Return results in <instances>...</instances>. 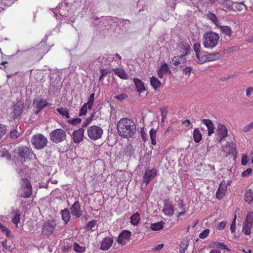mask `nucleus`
Listing matches in <instances>:
<instances>
[{
	"label": "nucleus",
	"instance_id": "1",
	"mask_svg": "<svg viewBox=\"0 0 253 253\" xmlns=\"http://www.w3.org/2000/svg\"><path fill=\"white\" fill-rule=\"evenodd\" d=\"M117 128L119 135L125 138L132 137L136 130L134 121L128 118L121 119L117 123Z\"/></svg>",
	"mask_w": 253,
	"mask_h": 253
},
{
	"label": "nucleus",
	"instance_id": "2",
	"mask_svg": "<svg viewBox=\"0 0 253 253\" xmlns=\"http://www.w3.org/2000/svg\"><path fill=\"white\" fill-rule=\"evenodd\" d=\"M203 45L205 48L212 49L215 47L218 42V34L212 31L206 32L203 35Z\"/></svg>",
	"mask_w": 253,
	"mask_h": 253
},
{
	"label": "nucleus",
	"instance_id": "3",
	"mask_svg": "<svg viewBox=\"0 0 253 253\" xmlns=\"http://www.w3.org/2000/svg\"><path fill=\"white\" fill-rule=\"evenodd\" d=\"M31 143L36 149H42L47 145V139L43 135L37 134L32 137Z\"/></svg>",
	"mask_w": 253,
	"mask_h": 253
},
{
	"label": "nucleus",
	"instance_id": "4",
	"mask_svg": "<svg viewBox=\"0 0 253 253\" xmlns=\"http://www.w3.org/2000/svg\"><path fill=\"white\" fill-rule=\"evenodd\" d=\"M20 196L28 198L32 194V186L26 178H22L21 182V188L19 190Z\"/></svg>",
	"mask_w": 253,
	"mask_h": 253
},
{
	"label": "nucleus",
	"instance_id": "5",
	"mask_svg": "<svg viewBox=\"0 0 253 253\" xmlns=\"http://www.w3.org/2000/svg\"><path fill=\"white\" fill-rule=\"evenodd\" d=\"M50 140L54 143H58L64 141L66 138V132L61 128L52 130L50 133Z\"/></svg>",
	"mask_w": 253,
	"mask_h": 253
},
{
	"label": "nucleus",
	"instance_id": "6",
	"mask_svg": "<svg viewBox=\"0 0 253 253\" xmlns=\"http://www.w3.org/2000/svg\"><path fill=\"white\" fill-rule=\"evenodd\" d=\"M103 130L97 126H91L87 129V133L88 137L93 140L100 139L103 134Z\"/></svg>",
	"mask_w": 253,
	"mask_h": 253
},
{
	"label": "nucleus",
	"instance_id": "7",
	"mask_svg": "<svg viewBox=\"0 0 253 253\" xmlns=\"http://www.w3.org/2000/svg\"><path fill=\"white\" fill-rule=\"evenodd\" d=\"M253 223V212L249 211L246 216L245 221L243 223L242 231L246 235H249L251 233V229Z\"/></svg>",
	"mask_w": 253,
	"mask_h": 253
},
{
	"label": "nucleus",
	"instance_id": "8",
	"mask_svg": "<svg viewBox=\"0 0 253 253\" xmlns=\"http://www.w3.org/2000/svg\"><path fill=\"white\" fill-rule=\"evenodd\" d=\"M228 135V129L226 126L219 123L215 131V139L217 141L221 142Z\"/></svg>",
	"mask_w": 253,
	"mask_h": 253
},
{
	"label": "nucleus",
	"instance_id": "9",
	"mask_svg": "<svg viewBox=\"0 0 253 253\" xmlns=\"http://www.w3.org/2000/svg\"><path fill=\"white\" fill-rule=\"evenodd\" d=\"M57 225L55 220H48L45 222L42 228V233L43 235L50 236L55 230Z\"/></svg>",
	"mask_w": 253,
	"mask_h": 253
},
{
	"label": "nucleus",
	"instance_id": "10",
	"mask_svg": "<svg viewBox=\"0 0 253 253\" xmlns=\"http://www.w3.org/2000/svg\"><path fill=\"white\" fill-rule=\"evenodd\" d=\"M186 61L185 55L182 54L180 56H175L170 62L169 66L174 69H177L178 67H181Z\"/></svg>",
	"mask_w": 253,
	"mask_h": 253
},
{
	"label": "nucleus",
	"instance_id": "11",
	"mask_svg": "<svg viewBox=\"0 0 253 253\" xmlns=\"http://www.w3.org/2000/svg\"><path fill=\"white\" fill-rule=\"evenodd\" d=\"M131 232L128 230H123L120 234L117 242L118 244L124 245L127 243L130 238Z\"/></svg>",
	"mask_w": 253,
	"mask_h": 253
},
{
	"label": "nucleus",
	"instance_id": "12",
	"mask_svg": "<svg viewBox=\"0 0 253 253\" xmlns=\"http://www.w3.org/2000/svg\"><path fill=\"white\" fill-rule=\"evenodd\" d=\"M31 151L27 147H19L17 149L18 158L21 162L25 161L30 155Z\"/></svg>",
	"mask_w": 253,
	"mask_h": 253
},
{
	"label": "nucleus",
	"instance_id": "13",
	"mask_svg": "<svg viewBox=\"0 0 253 253\" xmlns=\"http://www.w3.org/2000/svg\"><path fill=\"white\" fill-rule=\"evenodd\" d=\"M220 54L219 53H214L208 54H204L202 55L201 59H200L199 63L203 64L207 61H212L216 60L220 58Z\"/></svg>",
	"mask_w": 253,
	"mask_h": 253
},
{
	"label": "nucleus",
	"instance_id": "14",
	"mask_svg": "<svg viewBox=\"0 0 253 253\" xmlns=\"http://www.w3.org/2000/svg\"><path fill=\"white\" fill-rule=\"evenodd\" d=\"M156 174L157 170L155 169L146 170L143 176V182L147 185L151 180L154 178Z\"/></svg>",
	"mask_w": 253,
	"mask_h": 253
},
{
	"label": "nucleus",
	"instance_id": "15",
	"mask_svg": "<svg viewBox=\"0 0 253 253\" xmlns=\"http://www.w3.org/2000/svg\"><path fill=\"white\" fill-rule=\"evenodd\" d=\"M227 184L224 181H222L219 185L218 188L215 194L216 198L218 200H221L227 192Z\"/></svg>",
	"mask_w": 253,
	"mask_h": 253
},
{
	"label": "nucleus",
	"instance_id": "16",
	"mask_svg": "<svg viewBox=\"0 0 253 253\" xmlns=\"http://www.w3.org/2000/svg\"><path fill=\"white\" fill-rule=\"evenodd\" d=\"M165 215L172 216L174 214L175 210L173 205L169 201H166L162 210Z\"/></svg>",
	"mask_w": 253,
	"mask_h": 253
},
{
	"label": "nucleus",
	"instance_id": "17",
	"mask_svg": "<svg viewBox=\"0 0 253 253\" xmlns=\"http://www.w3.org/2000/svg\"><path fill=\"white\" fill-rule=\"evenodd\" d=\"M84 136V129L82 128L75 130L72 133V137L74 142L76 143H79L81 142Z\"/></svg>",
	"mask_w": 253,
	"mask_h": 253
},
{
	"label": "nucleus",
	"instance_id": "18",
	"mask_svg": "<svg viewBox=\"0 0 253 253\" xmlns=\"http://www.w3.org/2000/svg\"><path fill=\"white\" fill-rule=\"evenodd\" d=\"M157 73L160 78H163L165 75L168 73L171 74V71L166 62L161 63L160 67L157 70Z\"/></svg>",
	"mask_w": 253,
	"mask_h": 253
},
{
	"label": "nucleus",
	"instance_id": "19",
	"mask_svg": "<svg viewBox=\"0 0 253 253\" xmlns=\"http://www.w3.org/2000/svg\"><path fill=\"white\" fill-rule=\"evenodd\" d=\"M23 103L20 101H17L13 105V116L14 119L17 118L19 117L23 112Z\"/></svg>",
	"mask_w": 253,
	"mask_h": 253
},
{
	"label": "nucleus",
	"instance_id": "20",
	"mask_svg": "<svg viewBox=\"0 0 253 253\" xmlns=\"http://www.w3.org/2000/svg\"><path fill=\"white\" fill-rule=\"evenodd\" d=\"M202 122L207 127L208 134L209 136H211L213 133L215 132V127L212 121L209 119H203Z\"/></svg>",
	"mask_w": 253,
	"mask_h": 253
},
{
	"label": "nucleus",
	"instance_id": "21",
	"mask_svg": "<svg viewBox=\"0 0 253 253\" xmlns=\"http://www.w3.org/2000/svg\"><path fill=\"white\" fill-rule=\"evenodd\" d=\"M113 243V240L111 237H106L102 240L100 246V249L102 250H107L112 246Z\"/></svg>",
	"mask_w": 253,
	"mask_h": 253
},
{
	"label": "nucleus",
	"instance_id": "22",
	"mask_svg": "<svg viewBox=\"0 0 253 253\" xmlns=\"http://www.w3.org/2000/svg\"><path fill=\"white\" fill-rule=\"evenodd\" d=\"M72 214L79 217L82 215V211H81L80 205L78 201L75 202L71 208Z\"/></svg>",
	"mask_w": 253,
	"mask_h": 253
},
{
	"label": "nucleus",
	"instance_id": "23",
	"mask_svg": "<svg viewBox=\"0 0 253 253\" xmlns=\"http://www.w3.org/2000/svg\"><path fill=\"white\" fill-rule=\"evenodd\" d=\"M21 213L18 210H13L11 213L12 222L17 227L18 224L20 220Z\"/></svg>",
	"mask_w": 253,
	"mask_h": 253
},
{
	"label": "nucleus",
	"instance_id": "24",
	"mask_svg": "<svg viewBox=\"0 0 253 253\" xmlns=\"http://www.w3.org/2000/svg\"><path fill=\"white\" fill-rule=\"evenodd\" d=\"M61 218L64 221V224H66L70 220L71 215L69 210L67 209L61 210L60 212Z\"/></svg>",
	"mask_w": 253,
	"mask_h": 253
},
{
	"label": "nucleus",
	"instance_id": "25",
	"mask_svg": "<svg viewBox=\"0 0 253 253\" xmlns=\"http://www.w3.org/2000/svg\"><path fill=\"white\" fill-rule=\"evenodd\" d=\"M133 81L135 84L137 91L139 93L145 91V87L144 83L140 80L134 78Z\"/></svg>",
	"mask_w": 253,
	"mask_h": 253
},
{
	"label": "nucleus",
	"instance_id": "26",
	"mask_svg": "<svg viewBox=\"0 0 253 253\" xmlns=\"http://www.w3.org/2000/svg\"><path fill=\"white\" fill-rule=\"evenodd\" d=\"M113 70L114 71L115 74L120 78L125 80L128 79V74L123 69L121 68L113 69Z\"/></svg>",
	"mask_w": 253,
	"mask_h": 253
},
{
	"label": "nucleus",
	"instance_id": "27",
	"mask_svg": "<svg viewBox=\"0 0 253 253\" xmlns=\"http://www.w3.org/2000/svg\"><path fill=\"white\" fill-rule=\"evenodd\" d=\"M201 44L199 42H196L193 45V49L196 53V57L198 59V62L200 61V59H201L202 55L204 54L201 52L200 51Z\"/></svg>",
	"mask_w": 253,
	"mask_h": 253
},
{
	"label": "nucleus",
	"instance_id": "28",
	"mask_svg": "<svg viewBox=\"0 0 253 253\" xmlns=\"http://www.w3.org/2000/svg\"><path fill=\"white\" fill-rule=\"evenodd\" d=\"M150 84L155 90H157L161 85V82L154 76L150 78Z\"/></svg>",
	"mask_w": 253,
	"mask_h": 253
},
{
	"label": "nucleus",
	"instance_id": "29",
	"mask_svg": "<svg viewBox=\"0 0 253 253\" xmlns=\"http://www.w3.org/2000/svg\"><path fill=\"white\" fill-rule=\"evenodd\" d=\"M56 111L63 117L67 120L70 118V115L68 110L66 108H58L56 109Z\"/></svg>",
	"mask_w": 253,
	"mask_h": 253
},
{
	"label": "nucleus",
	"instance_id": "30",
	"mask_svg": "<svg viewBox=\"0 0 253 253\" xmlns=\"http://www.w3.org/2000/svg\"><path fill=\"white\" fill-rule=\"evenodd\" d=\"M34 104L36 105V107L39 110H42L45 106L47 105V102L45 100L40 99L34 101Z\"/></svg>",
	"mask_w": 253,
	"mask_h": 253
},
{
	"label": "nucleus",
	"instance_id": "31",
	"mask_svg": "<svg viewBox=\"0 0 253 253\" xmlns=\"http://www.w3.org/2000/svg\"><path fill=\"white\" fill-rule=\"evenodd\" d=\"M97 228L96 221L94 220H92L89 221L85 226V229L87 231H95Z\"/></svg>",
	"mask_w": 253,
	"mask_h": 253
},
{
	"label": "nucleus",
	"instance_id": "32",
	"mask_svg": "<svg viewBox=\"0 0 253 253\" xmlns=\"http://www.w3.org/2000/svg\"><path fill=\"white\" fill-rule=\"evenodd\" d=\"M245 200L249 204L253 203V192L251 190H248L245 196Z\"/></svg>",
	"mask_w": 253,
	"mask_h": 253
},
{
	"label": "nucleus",
	"instance_id": "33",
	"mask_svg": "<svg viewBox=\"0 0 253 253\" xmlns=\"http://www.w3.org/2000/svg\"><path fill=\"white\" fill-rule=\"evenodd\" d=\"M193 137L194 141L196 143L199 142L202 139V134L198 128H195L193 131Z\"/></svg>",
	"mask_w": 253,
	"mask_h": 253
},
{
	"label": "nucleus",
	"instance_id": "34",
	"mask_svg": "<svg viewBox=\"0 0 253 253\" xmlns=\"http://www.w3.org/2000/svg\"><path fill=\"white\" fill-rule=\"evenodd\" d=\"M140 214L138 212L134 213L130 217V222L132 224L136 225L140 221Z\"/></svg>",
	"mask_w": 253,
	"mask_h": 253
},
{
	"label": "nucleus",
	"instance_id": "35",
	"mask_svg": "<svg viewBox=\"0 0 253 253\" xmlns=\"http://www.w3.org/2000/svg\"><path fill=\"white\" fill-rule=\"evenodd\" d=\"M164 222L163 221L158 222L155 223L151 224L150 228L154 231H159L163 228Z\"/></svg>",
	"mask_w": 253,
	"mask_h": 253
},
{
	"label": "nucleus",
	"instance_id": "36",
	"mask_svg": "<svg viewBox=\"0 0 253 253\" xmlns=\"http://www.w3.org/2000/svg\"><path fill=\"white\" fill-rule=\"evenodd\" d=\"M245 5L243 2H238L235 1L233 5V11H241L245 8Z\"/></svg>",
	"mask_w": 253,
	"mask_h": 253
},
{
	"label": "nucleus",
	"instance_id": "37",
	"mask_svg": "<svg viewBox=\"0 0 253 253\" xmlns=\"http://www.w3.org/2000/svg\"><path fill=\"white\" fill-rule=\"evenodd\" d=\"M234 3L235 1L233 0H224L222 2V4L224 5V7L226 8L227 9L232 10L233 9Z\"/></svg>",
	"mask_w": 253,
	"mask_h": 253
},
{
	"label": "nucleus",
	"instance_id": "38",
	"mask_svg": "<svg viewBox=\"0 0 253 253\" xmlns=\"http://www.w3.org/2000/svg\"><path fill=\"white\" fill-rule=\"evenodd\" d=\"M180 50H181V52L183 53H185L184 55L187 54L188 52L190 49V45L188 43H182L179 46Z\"/></svg>",
	"mask_w": 253,
	"mask_h": 253
},
{
	"label": "nucleus",
	"instance_id": "39",
	"mask_svg": "<svg viewBox=\"0 0 253 253\" xmlns=\"http://www.w3.org/2000/svg\"><path fill=\"white\" fill-rule=\"evenodd\" d=\"M207 17L210 20L212 21L216 26H219V21L218 20V18L214 14L211 12H210L207 14Z\"/></svg>",
	"mask_w": 253,
	"mask_h": 253
},
{
	"label": "nucleus",
	"instance_id": "40",
	"mask_svg": "<svg viewBox=\"0 0 253 253\" xmlns=\"http://www.w3.org/2000/svg\"><path fill=\"white\" fill-rule=\"evenodd\" d=\"M95 113L94 112H92L90 116L85 119L82 124L83 127H85L90 124L95 116Z\"/></svg>",
	"mask_w": 253,
	"mask_h": 253
},
{
	"label": "nucleus",
	"instance_id": "41",
	"mask_svg": "<svg viewBox=\"0 0 253 253\" xmlns=\"http://www.w3.org/2000/svg\"><path fill=\"white\" fill-rule=\"evenodd\" d=\"M220 30L225 35L230 37L232 32L230 27L227 26H220Z\"/></svg>",
	"mask_w": 253,
	"mask_h": 253
},
{
	"label": "nucleus",
	"instance_id": "42",
	"mask_svg": "<svg viewBox=\"0 0 253 253\" xmlns=\"http://www.w3.org/2000/svg\"><path fill=\"white\" fill-rule=\"evenodd\" d=\"M73 249L77 253H84L85 252V247L80 246L77 243H75L73 245Z\"/></svg>",
	"mask_w": 253,
	"mask_h": 253
},
{
	"label": "nucleus",
	"instance_id": "43",
	"mask_svg": "<svg viewBox=\"0 0 253 253\" xmlns=\"http://www.w3.org/2000/svg\"><path fill=\"white\" fill-rule=\"evenodd\" d=\"M188 245V242L187 240H184L181 242V243L180 244V253H184L185 251L187 249Z\"/></svg>",
	"mask_w": 253,
	"mask_h": 253
},
{
	"label": "nucleus",
	"instance_id": "44",
	"mask_svg": "<svg viewBox=\"0 0 253 253\" xmlns=\"http://www.w3.org/2000/svg\"><path fill=\"white\" fill-rule=\"evenodd\" d=\"M150 136L151 140V142L153 145H155L156 144V130L153 128L150 130Z\"/></svg>",
	"mask_w": 253,
	"mask_h": 253
},
{
	"label": "nucleus",
	"instance_id": "45",
	"mask_svg": "<svg viewBox=\"0 0 253 253\" xmlns=\"http://www.w3.org/2000/svg\"><path fill=\"white\" fill-rule=\"evenodd\" d=\"M178 207L179 209L181 210V211L177 213V216L178 217H179L185 214L186 209L185 205L182 202H181L178 204Z\"/></svg>",
	"mask_w": 253,
	"mask_h": 253
},
{
	"label": "nucleus",
	"instance_id": "46",
	"mask_svg": "<svg viewBox=\"0 0 253 253\" xmlns=\"http://www.w3.org/2000/svg\"><path fill=\"white\" fill-rule=\"evenodd\" d=\"M81 119L80 118L71 119L70 117L67 120V122L69 124L75 126L81 123Z\"/></svg>",
	"mask_w": 253,
	"mask_h": 253
},
{
	"label": "nucleus",
	"instance_id": "47",
	"mask_svg": "<svg viewBox=\"0 0 253 253\" xmlns=\"http://www.w3.org/2000/svg\"><path fill=\"white\" fill-rule=\"evenodd\" d=\"M132 147L130 145L126 146L124 149V153L127 156H130L133 154Z\"/></svg>",
	"mask_w": 253,
	"mask_h": 253
},
{
	"label": "nucleus",
	"instance_id": "48",
	"mask_svg": "<svg viewBox=\"0 0 253 253\" xmlns=\"http://www.w3.org/2000/svg\"><path fill=\"white\" fill-rule=\"evenodd\" d=\"M88 109V105L84 103L80 110L79 116H82L85 115L87 113V110Z\"/></svg>",
	"mask_w": 253,
	"mask_h": 253
},
{
	"label": "nucleus",
	"instance_id": "49",
	"mask_svg": "<svg viewBox=\"0 0 253 253\" xmlns=\"http://www.w3.org/2000/svg\"><path fill=\"white\" fill-rule=\"evenodd\" d=\"M6 131V127L3 125L0 124V139L5 134Z\"/></svg>",
	"mask_w": 253,
	"mask_h": 253
},
{
	"label": "nucleus",
	"instance_id": "50",
	"mask_svg": "<svg viewBox=\"0 0 253 253\" xmlns=\"http://www.w3.org/2000/svg\"><path fill=\"white\" fill-rule=\"evenodd\" d=\"M210 230L206 229L200 233L199 237L201 239H205L208 236Z\"/></svg>",
	"mask_w": 253,
	"mask_h": 253
},
{
	"label": "nucleus",
	"instance_id": "51",
	"mask_svg": "<svg viewBox=\"0 0 253 253\" xmlns=\"http://www.w3.org/2000/svg\"><path fill=\"white\" fill-rule=\"evenodd\" d=\"M20 135V133L16 129L11 130L10 132V137L11 138H18Z\"/></svg>",
	"mask_w": 253,
	"mask_h": 253
},
{
	"label": "nucleus",
	"instance_id": "52",
	"mask_svg": "<svg viewBox=\"0 0 253 253\" xmlns=\"http://www.w3.org/2000/svg\"><path fill=\"white\" fill-rule=\"evenodd\" d=\"M236 214L234 215V219L230 226V230L231 233H234L236 229Z\"/></svg>",
	"mask_w": 253,
	"mask_h": 253
},
{
	"label": "nucleus",
	"instance_id": "53",
	"mask_svg": "<svg viewBox=\"0 0 253 253\" xmlns=\"http://www.w3.org/2000/svg\"><path fill=\"white\" fill-rule=\"evenodd\" d=\"M182 124L186 127L187 130L190 129L192 127V125L189 120H185L182 122Z\"/></svg>",
	"mask_w": 253,
	"mask_h": 253
},
{
	"label": "nucleus",
	"instance_id": "54",
	"mask_svg": "<svg viewBox=\"0 0 253 253\" xmlns=\"http://www.w3.org/2000/svg\"><path fill=\"white\" fill-rule=\"evenodd\" d=\"M127 97V95L125 93L119 94L115 96V98L118 100L122 101Z\"/></svg>",
	"mask_w": 253,
	"mask_h": 253
},
{
	"label": "nucleus",
	"instance_id": "55",
	"mask_svg": "<svg viewBox=\"0 0 253 253\" xmlns=\"http://www.w3.org/2000/svg\"><path fill=\"white\" fill-rule=\"evenodd\" d=\"M226 223V221H225L219 222L217 224V228L220 230L223 229L225 228Z\"/></svg>",
	"mask_w": 253,
	"mask_h": 253
},
{
	"label": "nucleus",
	"instance_id": "56",
	"mask_svg": "<svg viewBox=\"0 0 253 253\" xmlns=\"http://www.w3.org/2000/svg\"><path fill=\"white\" fill-rule=\"evenodd\" d=\"M215 245L216 246V247H217L218 248H220V249H226V250L228 249L227 247V246L225 245L223 243L216 242V243H215Z\"/></svg>",
	"mask_w": 253,
	"mask_h": 253
},
{
	"label": "nucleus",
	"instance_id": "57",
	"mask_svg": "<svg viewBox=\"0 0 253 253\" xmlns=\"http://www.w3.org/2000/svg\"><path fill=\"white\" fill-rule=\"evenodd\" d=\"M248 162V156L246 155H244L242 156L241 164L243 166L247 165Z\"/></svg>",
	"mask_w": 253,
	"mask_h": 253
},
{
	"label": "nucleus",
	"instance_id": "58",
	"mask_svg": "<svg viewBox=\"0 0 253 253\" xmlns=\"http://www.w3.org/2000/svg\"><path fill=\"white\" fill-rule=\"evenodd\" d=\"M94 99L89 97L87 102L85 103L88 105V109H90L93 105Z\"/></svg>",
	"mask_w": 253,
	"mask_h": 253
},
{
	"label": "nucleus",
	"instance_id": "59",
	"mask_svg": "<svg viewBox=\"0 0 253 253\" xmlns=\"http://www.w3.org/2000/svg\"><path fill=\"white\" fill-rule=\"evenodd\" d=\"M253 128L251 126V125H250V123L247 125H246V126H245L243 128V131L245 132H249L251 130H252Z\"/></svg>",
	"mask_w": 253,
	"mask_h": 253
},
{
	"label": "nucleus",
	"instance_id": "60",
	"mask_svg": "<svg viewBox=\"0 0 253 253\" xmlns=\"http://www.w3.org/2000/svg\"><path fill=\"white\" fill-rule=\"evenodd\" d=\"M246 96L248 97H250L251 95L253 93V87H248L246 89Z\"/></svg>",
	"mask_w": 253,
	"mask_h": 253
},
{
	"label": "nucleus",
	"instance_id": "61",
	"mask_svg": "<svg viewBox=\"0 0 253 253\" xmlns=\"http://www.w3.org/2000/svg\"><path fill=\"white\" fill-rule=\"evenodd\" d=\"M252 171V169L250 168L247 169L245 171H243L242 173V175L244 177L247 176L249 174H251Z\"/></svg>",
	"mask_w": 253,
	"mask_h": 253
},
{
	"label": "nucleus",
	"instance_id": "62",
	"mask_svg": "<svg viewBox=\"0 0 253 253\" xmlns=\"http://www.w3.org/2000/svg\"><path fill=\"white\" fill-rule=\"evenodd\" d=\"M100 72L101 75H102V77H105L110 72L108 70L105 69H100Z\"/></svg>",
	"mask_w": 253,
	"mask_h": 253
},
{
	"label": "nucleus",
	"instance_id": "63",
	"mask_svg": "<svg viewBox=\"0 0 253 253\" xmlns=\"http://www.w3.org/2000/svg\"><path fill=\"white\" fill-rule=\"evenodd\" d=\"M0 156L1 157H6L8 160L10 159V155L7 151H3Z\"/></svg>",
	"mask_w": 253,
	"mask_h": 253
},
{
	"label": "nucleus",
	"instance_id": "64",
	"mask_svg": "<svg viewBox=\"0 0 253 253\" xmlns=\"http://www.w3.org/2000/svg\"><path fill=\"white\" fill-rule=\"evenodd\" d=\"M0 229L3 232H6V233L9 232V230H8V229L7 227H6L5 226H4L3 225H2L0 223Z\"/></svg>",
	"mask_w": 253,
	"mask_h": 253
}]
</instances>
